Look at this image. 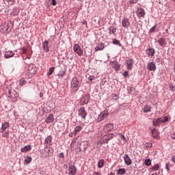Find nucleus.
I'll list each match as a JSON object with an SVG mask.
<instances>
[{
  "label": "nucleus",
  "mask_w": 175,
  "mask_h": 175,
  "mask_svg": "<svg viewBox=\"0 0 175 175\" xmlns=\"http://www.w3.org/2000/svg\"><path fill=\"white\" fill-rule=\"evenodd\" d=\"M113 129H114V124H113V123H108L103 127L99 129L98 136H102L103 132L107 133V132H110V131H113Z\"/></svg>",
  "instance_id": "nucleus-1"
},
{
  "label": "nucleus",
  "mask_w": 175,
  "mask_h": 175,
  "mask_svg": "<svg viewBox=\"0 0 175 175\" xmlns=\"http://www.w3.org/2000/svg\"><path fill=\"white\" fill-rule=\"evenodd\" d=\"M6 96L8 98H11L12 102H17V98H18V94H17V92L14 90H9L6 92Z\"/></svg>",
  "instance_id": "nucleus-2"
},
{
  "label": "nucleus",
  "mask_w": 175,
  "mask_h": 175,
  "mask_svg": "<svg viewBox=\"0 0 175 175\" xmlns=\"http://www.w3.org/2000/svg\"><path fill=\"white\" fill-rule=\"evenodd\" d=\"M169 121V118L167 116L163 118H159L158 119H154L152 122L154 126H159L160 124H165V122H167Z\"/></svg>",
  "instance_id": "nucleus-3"
},
{
  "label": "nucleus",
  "mask_w": 175,
  "mask_h": 175,
  "mask_svg": "<svg viewBox=\"0 0 175 175\" xmlns=\"http://www.w3.org/2000/svg\"><path fill=\"white\" fill-rule=\"evenodd\" d=\"M79 84L80 81H79V79L76 77H72L71 81V88L73 91H79Z\"/></svg>",
  "instance_id": "nucleus-4"
},
{
  "label": "nucleus",
  "mask_w": 175,
  "mask_h": 175,
  "mask_svg": "<svg viewBox=\"0 0 175 175\" xmlns=\"http://www.w3.org/2000/svg\"><path fill=\"white\" fill-rule=\"evenodd\" d=\"M12 31V29L10 28V26H9V24L4 23L0 26V32L1 33H8Z\"/></svg>",
  "instance_id": "nucleus-5"
},
{
  "label": "nucleus",
  "mask_w": 175,
  "mask_h": 175,
  "mask_svg": "<svg viewBox=\"0 0 175 175\" xmlns=\"http://www.w3.org/2000/svg\"><path fill=\"white\" fill-rule=\"evenodd\" d=\"M73 51L79 57H81V55H83V49H81V46H80V45H79V44H74Z\"/></svg>",
  "instance_id": "nucleus-6"
},
{
  "label": "nucleus",
  "mask_w": 175,
  "mask_h": 175,
  "mask_svg": "<svg viewBox=\"0 0 175 175\" xmlns=\"http://www.w3.org/2000/svg\"><path fill=\"white\" fill-rule=\"evenodd\" d=\"M109 116V111L107 110L103 111L98 117V122H100V121H103L105 118H107V116Z\"/></svg>",
  "instance_id": "nucleus-7"
},
{
  "label": "nucleus",
  "mask_w": 175,
  "mask_h": 175,
  "mask_svg": "<svg viewBox=\"0 0 175 175\" xmlns=\"http://www.w3.org/2000/svg\"><path fill=\"white\" fill-rule=\"evenodd\" d=\"M38 71V68H36V66L35 64H30L28 67V72H29V76H32L33 75H35L36 72Z\"/></svg>",
  "instance_id": "nucleus-8"
},
{
  "label": "nucleus",
  "mask_w": 175,
  "mask_h": 175,
  "mask_svg": "<svg viewBox=\"0 0 175 175\" xmlns=\"http://www.w3.org/2000/svg\"><path fill=\"white\" fill-rule=\"evenodd\" d=\"M78 114L81 118H83V120H85V117H87V111H85V108L84 107H81L78 110Z\"/></svg>",
  "instance_id": "nucleus-9"
},
{
  "label": "nucleus",
  "mask_w": 175,
  "mask_h": 175,
  "mask_svg": "<svg viewBox=\"0 0 175 175\" xmlns=\"http://www.w3.org/2000/svg\"><path fill=\"white\" fill-rule=\"evenodd\" d=\"M114 137V134H106L104 135L102 137L103 142L107 144L109 143V140H111Z\"/></svg>",
  "instance_id": "nucleus-10"
},
{
  "label": "nucleus",
  "mask_w": 175,
  "mask_h": 175,
  "mask_svg": "<svg viewBox=\"0 0 175 175\" xmlns=\"http://www.w3.org/2000/svg\"><path fill=\"white\" fill-rule=\"evenodd\" d=\"M77 173V170L76 169V166L75 165H70L68 167V175H76Z\"/></svg>",
  "instance_id": "nucleus-11"
},
{
  "label": "nucleus",
  "mask_w": 175,
  "mask_h": 175,
  "mask_svg": "<svg viewBox=\"0 0 175 175\" xmlns=\"http://www.w3.org/2000/svg\"><path fill=\"white\" fill-rule=\"evenodd\" d=\"M122 25L124 28H129L131 25V22H129V19L128 18H124L122 20Z\"/></svg>",
  "instance_id": "nucleus-12"
},
{
  "label": "nucleus",
  "mask_w": 175,
  "mask_h": 175,
  "mask_svg": "<svg viewBox=\"0 0 175 175\" xmlns=\"http://www.w3.org/2000/svg\"><path fill=\"white\" fill-rule=\"evenodd\" d=\"M136 13L139 18H140V17H144V16H146V12H144V9L143 8H138Z\"/></svg>",
  "instance_id": "nucleus-13"
},
{
  "label": "nucleus",
  "mask_w": 175,
  "mask_h": 175,
  "mask_svg": "<svg viewBox=\"0 0 175 175\" xmlns=\"http://www.w3.org/2000/svg\"><path fill=\"white\" fill-rule=\"evenodd\" d=\"M126 65L128 70H132V68H133V59H127L126 62Z\"/></svg>",
  "instance_id": "nucleus-14"
},
{
  "label": "nucleus",
  "mask_w": 175,
  "mask_h": 175,
  "mask_svg": "<svg viewBox=\"0 0 175 175\" xmlns=\"http://www.w3.org/2000/svg\"><path fill=\"white\" fill-rule=\"evenodd\" d=\"M146 54L148 55V57H154V54H155V49L152 48H148L146 51Z\"/></svg>",
  "instance_id": "nucleus-15"
},
{
  "label": "nucleus",
  "mask_w": 175,
  "mask_h": 175,
  "mask_svg": "<svg viewBox=\"0 0 175 175\" xmlns=\"http://www.w3.org/2000/svg\"><path fill=\"white\" fill-rule=\"evenodd\" d=\"M90 102V94L84 96L81 99V105H87Z\"/></svg>",
  "instance_id": "nucleus-16"
},
{
  "label": "nucleus",
  "mask_w": 175,
  "mask_h": 175,
  "mask_svg": "<svg viewBox=\"0 0 175 175\" xmlns=\"http://www.w3.org/2000/svg\"><path fill=\"white\" fill-rule=\"evenodd\" d=\"M42 49L44 51H45V53H49V51H50V47L49 46V41L45 40L42 43Z\"/></svg>",
  "instance_id": "nucleus-17"
},
{
  "label": "nucleus",
  "mask_w": 175,
  "mask_h": 175,
  "mask_svg": "<svg viewBox=\"0 0 175 175\" xmlns=\"http://www.w3.org/2000/svg\"><path fill=\"white\" fill-rule=\"evenodd\" d=\"M157 42L161 47H166V38H161L157 40Z\"/></svg>",
  "instance_id": "nucleus-18"
},
{
  "label": "nucleus",
  "mask_w": 175,
  "mask_h": 175,
  "mask_svg": "<svg viewBox=\"0 0 175 175\" xmlns=\"http://www.w3.org/2000/svg\"><path fill=\"white\" fill-rule=\"evenodd\" d=\"M124 163L129 166V165H132V159L129 157V155L128 154H124Z\"/></svg>",
  "instance_id": "nucleus-19"
},
{
  "label": "nucleus",
  "mask_w": 175,
  "mask_h": 175,
  "mask_svg": "<svg viewBox=\"0 0 175 175\" xmlns=\"http://www.w3.org/2000/svg\"><path fill=\"white\" fill-rule=\"evenodd\" d=\"M148 69L150 71H155L157 70V66L155 65V63L154 62H150L148 64Z\"/></svg>",
  "instance_id": "nucleus-20"
},
{
  "label": "nucleus",
  "mask_w": 175,
  "mask_h": 175,
  "mask_svg": "<svg viewBox=\"0 0 175 175\" xmlns=\"http://www.w3.org/2000/svg\"><path fill=\"white\" fill-rule=\"evenodd\" d=\"M10 124L8 122H5L2 124L1 128L0 129V132H5L8 128H9Z\"/></svg>",
  "instance_id": "nucleus-21"
},
{
  "label": "nucleus",
  "mask_w": 175,
  "mask_h": 175,
  "mask_svg": "<svg viewBox=\"0 0 175 175\" xmlns=\"http://www.w3.org/2000/svg\"><path fill=\"white\" fill-rule=\"evenodd\" d=\"M152 137H154V139H157V140L159 139V133H158V131H157V129H154L152 131Z\"/></svg>",
  "instance_id": "nucleus-22"
},
{
  "label": "nucleus",
  "mask_w": 175,
  "mask_h": 175,
  "mask_svg": "<svg viewBox=\"0 0 175 175\" xmlns=\"http://www.w3.org/2000/svg\"><path fill=\"white\" fill-rule=\"evenodd\" d=\"M31 150H32V146H31V145H27L22 148L21 151V152H27V151H31Z\"/></svg>",
  "instance_id": "nucleus-23"
},
{
  "label": "nucleus",
  "mask_w": 175,
  "mask_h": 175,
  "mask_svg": "<svg viewBox=\"0 0 175 175\" xmlns=\"http://www.w3.org/2000/svg\"><path fill=\"white\" fill-rule=\"evenodd\" d=\"M14 53L13 51H8L5 53L4 57L5 58H12V57H14Z\"/></svg>",
  "instance_id": "nucleus-24"
},
{
  "label": "nucleus",
  "mask_w": 175,
  "mask_h": 175,
  "mask_svg": "<svg viewBox=\"0 0 175 175\" xmlns=\"http://www.w3.org/2000/svg\"><path fill=\"white\" fill-rule=\"evenodd\" d=\"M111 66L114 68L115 70H118L120 68V64L117 62H111Z\"/></svg>",
  "instance_id": "nucleus-25"
},
{
  "label": "nucleus",
  "mask_w": 175,
  "mask_h": 175,
  "mask_svg": "<svg viewBox=\"0 0 175 175\" xmlns=\"http://www.w3.org/2000/svg\"><path fill=\"white\" fill-rule=\"evenodd\" d=\"M54 121V116L53 114H50L46 119L45 122L46 124H50V122H53Z\"/></svg>",
  "instance_id": "nucleus-26"
},
{
  "label": "nucleus",
  "mask_w": 175,
  "mask_h": 175,
  "mask_svg": "<svg viewBox=\"0 0 175 175\" xmlns=\"http://www.w3.org/2000/svg\"><path fill=\"white\" fill-rule=\"evenodd\" d=\"M81 129H83V127L80 126H77V127H75V131L73 132L74 135L76 136L77 135V133H79L80 131H81Z\"/></svg>",
  "instance_id": "nucleus-27"
},
{
  "label": "nucleus",
  "mask_w": 175,
  "mask_h": 175,
  "mask_svg": "<svg viewBox=\"0 0 175 175\" xmlns=\"http://www.w3.org/2000/svg\"><path fill=\"white\" fill-rule=\"evenodd\" d=\"M105 49V45L102 43L98 44V45L95 48V51H99Z\"/></svg>",
  "instance_id": "nucleus-28"
},
{
  "label": "nucleus",
  "mask_w": 175,
  "mask_h": 175,
  "mask_svg": "<svg viewBox=\"0 0 175 175\" xmlns=\"http://www.w3.org/2000/svg\"><path fill=\"white\" fill-rule=\"evenodd\" d=\"M53 139V137L51 135L48 136L45 140H44V144H50L51 143V139Z\"/></svg>",
  "instance_id": "nucleus-29"
},
{
  "label": "nucleus",
  "mask_w": 175,
  "mask_h": 175,
  "mask_svg": "<svg viewBox=\"0 0 175 175\" xmlns=\"http://www.w3.org/2000/svg\"><path fill=\"white\" fill-rule=\"evenodd\" d=\"M125 173H126L125 168H120L117 171V174H125Z\"/></svg>",
  "instance_id": "nucleus-30"
},
{
  "label": "nucleus",
  "mask_w": 175,
  "mask_h": 175,
  "mask_svg": "<svg viewBox=\"0 0 175 175\" xmlns=\"http://www.w3.org/2000/svg\"><path fill=\"white\" fill-rule=\"evenodd\" d=\"M144 113H148L151 111V107L150 105H146L144 108Z\"/></svg>",
  "instance_id": "nucleus-31"
},
{
  "label": "nucleus",
  "mask_w": 175,
  "mask_h": 175,
  "mask_svg": "<svg viewBox=\"0 0 175 175\" xmlns=\"http://www.w3.org/2000/svg\"><path fill=\"white\" fill-rule=\"evenodd\" d=\"M113 44H118L120 47H122V44L120 42V40H118L117 39L113 40Z\"/></svg>",
  "instance_id": "nucleus-32"
},
{
  "label": "nucleus",
  "mask_w": 175,
  "mask_h": 175,
  "mask_svg": "<svg viewBox=\"0 0 175 175\" xmlns=\"http://www.w3.org/2000/svg\"><path fill=\"white\" fill-rule=\"evenodd\" d=\"M55 69V68H54V67L50 68L49 69V72L47 73V76H51V75H53V73H54Z\"/></svg>",
  "instance_id": "nucleus-33"
},
{
  "label": "nucleus",
  "mask_w": 175,
  "mask_h": 175,
  "mask_svg": "<svg viewBox=\"0 0 175 175\" xmlns=\"http://www.w3.org/2000/svg\"><path fill=\"white\" fill-rule=\"evenodd\" d=\"M105 165V160L101 159L98 161V167L100 168L103 167V165Z\"/></svg>",
  "instance_id": "nucleus-34"
},
{
  "label": "nucleus",
  "mask_w": 175,
  "mask_h": 175,
  "mask_svg": "<svg viewBox=\"0 0 175 175\" xmlns=\"http://www.w3.org/2000/svg\"><path fill=\"white\" fill-rule=\"evenodd\" d=\"M25 162H26V164L28 165V163H31L32 162V157L28 156L25 160Z\"/></svg>",
  "instance_id": "nucleus-35"
},
{
  "label": "nucleus",
  "mask_w": 175,
  "mask_h": 175,
  "mask_svg": "<svg viewBox=\"0 0 175 175\" xmlns=\"http://www.w3.org/2000/svg\"><path fill=\"white\" fill-rule=\"evenodd\" d=\"M117 31V29L114 27V26L109 27V32H111V33H116V31Z\"/></svg>",
  "instance_id": "nucleus-36"
},
{
  "label": "nucleus",
  "mask_w": 175,
  "mask_h": 175,
  "mask_svg": "<svg viewBox=\"0 0 175 175\" xmlns=\"http://www.w3.org/2000/svg\"><path fill=\"white\" fill-rule=\"evenodd\" d=\"M159 170V164H155L152 167V170H154V172H157V170Z\"/></svg>",
  "instance_id": "nucleus-37"
},
{
  "label": "nucleus",
  "mask_w": 175,
  "mask_h": 175,
  "mask_svg": "<svg viewBox=\"0 0 175 175\" xmlns=\"http://www.w3.org/2000/svg\"><path fill=\"white\" fill-rule=\"evenodd\" d=\"M144 163L146 165V166H150V165H151V159H147L145 160Z\"/></svg>",
  "instance_id": "nucleus-38"
},
{
  "label": "nucleus",
  "mask_w": 175,
  "mask_h": 175,
  "mask_svg": "<svg viewBox=\"0 0 175 175\" xmlns=\"http://www.w3.org/2000/svg\"><path fill=\"white\" fill-rule=\"evenodd\" d=\"M2 134V137H8L9 136V131H4V132H1Z\"/></svg>",
  "instance_id": "nucleus-39"
},
{
  "label": "nucleus",
  "mask_w": 175,
  "mask_h": 175,
  "mask_svg": "<svg viewBox=\"0 0 175 175\" xmlns=\"http://www.w3.org/2000/svg\"><path fill=\"white\" fill-rule=\"evenodd\" d=\"M19 85H24L26 83L25 79H22L19 81Z\"/></svg>",
  "instance_id": "nucleus-40"
},
{
  "label": "nucleus",
  "mask_w": 175,
  "mask_h": 175,
  "mask_svg": "<svg viewBox=\"0 0 175 175\" xmlns=\"http://www.w3.org/2000/svg\"><path fill=\"white\" fill-rule=\"evenodd\" d=\"M97 144H106V142H104L103 138H101V140L98 141Z\"/></svg>",
  "instance_id": "nucleus-41"
},
{
  "label": "nucleus",
  "mask_w": 175,
  "mask_h": 175,
  "mask_svg": "<svg viewBox=\"0 0 175 175\" xmlns=\"http://www.w3.org/2000/svg\"><path fill=\"white\" fill-rule=\"evenodd\" d=\"M165 169L167 172H170V167H169V163H167L165 165Z\"/></svg>",
  "instance_id": "nucleus-42"
},
{
  "label": "nucleus",
  "mask_w": 175,
  "mask_h": 175,
  "mask_svg": "<svg viewBox=\"0 0 175 175\" xmlns=\"http://www.w3.org/2000/svg\"><path fill=\"white\" fill-rule=\"evenodd\" d=\"M156 29H157V26H154V27H152L150 29V32H154V31H155Z\"/></svg>",
  "instance_id": "nucleus-43"
},
{
  "label": "nucleus",
  "mask_w": 175,
  "mask_h": 175,
  "mask_svg": "<svg viewBox=\"0 0 175 175\" xmlns=\"http://www.w3.org/2000/svg\"><path fill=\"white\" fill-rule=\"evenodd\" d=\"M137 1L139 0H130V3H137Z\"/></svg>",
  "instance_id": "nucleus-44"
},
{
  "label": "nucleus",
  "mask_w": 175,
  "mask_h": 175,
  "mask_svg": "<svg viewBox=\"0 0 175 175\" xmlns=\"http://www.w3.org/2000/svg\"><path fill=\"white\" fill-rule=\"evenodd\" d=\"M7 2H8L10 5H13V2H14V0H7Z\"/></svg>",
  "instance_id": "nucleus-45"
},
{
  "label": "nucleus",
  "mask_w": 175,
  "mask_h": 175,
  "mask_svg": "<svg viewBox=\"0 0 175 175\" xmlns=\"http://www.w3.org/2000/svg\"><path fill=\"white\" fill-rule=\"evenodd\" d=\"M88 80L90 81H92V80H95V77L90 76V77H89Z\"/></svg>",
  "instance_id": "nucleus-46"
},
{
  "label": "nucleus",
  "mask_w": 175,
  "mask_h": 175,
  "mask_svg": "<svg viewBox=\"0 0 175 175\" xmlns=\"http://www.w3.org/2000/svg\"><path fill=\"white\" fill-rule=\"evenodd\" d=\"M52 5H53V6H56L57 5V1L55 0H52Z\"/></svg>",
  "instance_id": "nucleus-47"
},
{
  "label": "nucleus",
  "mask_w": 175,
  "mask_h": 175,
  "mask_svg": "<svg viewBox=\"0 0 175 175\" xmlns=\"http://www.w3.org/2000/svg\"><path fill=\"white\" fill-rule=\"evenodd\" d=\"M59 158H62V159H64V158H65V155H64L62 152H61V153L59 154Z\"/></svg>",
  "instance_id": "nucleus-48"
},
{
  "label": "nucleus",
  "mask_w": 175,
  "mask_h": 175,
  "mask_svg": "<svg viewBox=\"0 0 175 175\" xmlns=\"http://www.w3.org/2000/svg\"><path fill=\"white\" fill-rule=\"evenodd\" d=\"M25 53H27V49H25V48H23L22 49V54H25Z\"/></svg>",
  "instance_id": "nucleus-49"
},
{
  "label": "nucleus",
  "mask_w": 175,
  "mask_h": 175,
  "mask_svg": "<svg viewBox=\"0 0 175 175\" xmlns=\"http://www.w3.org/2000/svg\"><path fill=\"white\" fill-rule=\"evenodd\" d=\"M128 71H126L123 73V76H124V77H126V76L128 75Z\"/></svg>",
  "instance_id": "nucleus-50"
},
{
  "label": "nucleus",
  "mask_w": 175,
  "mask_h": 175,
  "mask_svg": "<svg viewBox=\"0 0 175 175\" xmlns=\"http://www.w3.org/2000/svg\"><path fill=\"white\" fill-rule=\"evenodd\" d=\"M171 137L172 139H174L175 140V132L173 134H172Z\"/></svg>",
  "instance_id": "nucleus-51"
},
{
  "label": "nucleus",
  "mask_w": 175,
  "mask_h": 175,
  "mask_svg": "<svg viewBox=\"0 0 175 175\" xmlns=\"http://www.w3.org/2000/svg\"><path fill=\"white\" fill-rule=\"evenodd\" d=\"M172 161L175 163V155L172 156Z\"/></svg>",
  "instance_id": "nucleus-52"
},
{
  "label": "nucleus",
  "mask_w": 175,
  "mask_h": 175,
  "mask_svg": "<svg viewBox=\"0 0 175 175\" xmlns=\"http://www.w3.org/2000/svg\"><path fill=\"white\" fill-rule=\"evenodd\" d=\"M148 147H149V148H151V147H152V144L151 143L148 144Z\"/></svg>",
  "instance_id": "nucleus-53"
},
{
  "label": "nucleus",
  "mask_w": 175,
  "mask_h": 175,
  "mask_svg": "<svg viewBox=\"0 0 175 175\" xmlns=\"http://www.w3.org/2000/svg\"><path fill=\"white\" fill-rule=\"evenodd\" d=\"M83 24H85V25H87V21H86V20H84V21H83Z\"/></svg>",
  "instance_id": "nucleus-54"
},
{
  "label": "nucleus",
  "mask_w": 175,
  "mask_h": 175,
  "mask_svg": "<svg viewBox=\"0 0 175 175\" xmlns=\"http://www.w3.org/2000/svg\"><path fill=\"white\" fill-rule=\"evenodd\" d=\"M40 98H42V97H43V93H42V92L40 93Z\"/></svg>",
  "instance_id": "nucleus-55"
},
{
  "label": "nucleus",
  "mask_w": 175,
  "mask_h": 175,
  "mask_svg": "<svg viewBox=\"0 0 175 175\" xmlns=\"http://www.w3.org/2000/svg\"><path fill=\"white\" fill-rule=\"evenodd\" d=\"M122 139H123L124 140H125V135H121Z\"/></svg>",
  "instance_id": "nucleus-56"
},
{
  "label": "nucleus",
  "mask_w": 175,
  "mask_h": 175,
  "mask_svg": "<svg viewBox=\"0 0 175 175\" xmlns=\"http://www.w3.org/2000/svg\"><path fill=\"white\" fill-rule=\"evenodd\" d=\"M110 175H116V174H114V173L111 172V173L110 174Z\"/></svg>",
  "instance_id": "nucleus-57"
}]
</instances>
